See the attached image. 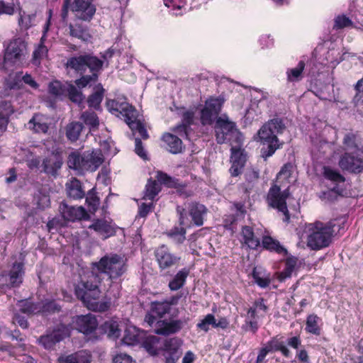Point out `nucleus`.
<instances>
[{
	"instance_id": "obj_1",
	"label": "nucleus",
	"mask_w": 363,
	"mask_h": 363,
	"mask_svg": "<svg viewBox=\"0 0 363 363\" xmlns=\"http://www.w3.org/2000/svg\"><path fill=\"white\" fill-rule=\"evenodd\" d=\"M127 270L126 260L123 256L111 253L102 257L92 264V270L82 276L75 286V294L89 310L104 312L110 307V302L99 301V284L101 274H106L111 280L117 279Z\"/></svg>"
},
{
	"instance_id": "obj_2",
	"label": "nucleus",
	"mask_w": 363,
	"mask_h": 363,
	"mask_svg": "<svg viewBox=\"0 0 363 363\" xmlns=\"http://www.w3.org/2000/svg\"><path fill=\"white\" fill-rule=\"evenodd\" d=\"M337 220L327 223L315 221L306 225V245L312 250L328 247L333 241L335 233Z\"/></svg>"
},
{
	"instance_id": "obj_3",
	"label": "nucleus",
	"mask_w": 363,
	"mask_h": 363,
	"mask_svg": "<svg viewBox=\"0 0 363 363\" xmlns=\"http://www.w3.org/2000/svg\"><path fill=\"white\" fill-rule=\"evenodd\" d=\"M285 129V125L281 118H275L262 126L258 131V136L262 142L267 143V147L261 149V155L266 160L272 156L276 150L281 147L277 135L281 133Z\"/></svg>"
},
{
	"instance_id": "obj_4",
	"label": "nucleus",
	"mask_w": 363,
	"mask_h": 363,
	"mask_svg": "<svg viewBox=\"0 0 363 363\" xmlns=\"http://www.w3.org/2000/svg\"><path fill=\"white\" fill-rule=\"evenodd\" d=\"M214 130L216 142L218 144L230 143L238 145L242 143V135L237 128L236 123L230 120L226 114L220 116L216 121Z\"/></svg>"
},
{
	"instance_id": "obj_5",
	"label": "nucleus",
	"mask_w": 363,
	"mask_h": 363,
	"mask_svg": "<svg viewBox=\"0 0 363 363\" xmlns=\"http://www.w3.org/2000/svg\"><path fill=\"white\" fill-rule=\"evenodd\" d=\"M104 158L100 150L85 151L82 155L72 152L67 160L68 167L78 171L95 172L104 162Z\"/></svg>"
},
{
	"instance_id": "obj_6",
	"label": "nucleus",
	"mask_w": 363,
	"mask_h": 363,
	"mask_svg": "<svg viewBox=\"0 0 363 363\" xmlns=\"http://www.w3.org/2000/svg\"><path fill=\"white\" fill-rule=\"evenodd\" d=\"M103 61L96 56L84 54L69 57L65 66L80 74H84L86 69L90 72H99L103 66Z\"/></svg>"
},
{
	"instance_id": "obj_7",
	"label": "nucleus",
	"mask_w": 363,
	"mask_h": 363,
	"mask_svg": "<svg viewBox=\"0 0 363 363\" xmlns=\"http://www.w3.org/2000/svg\"><path fill=\"white\" fill-rule=\"evenodd\" d=\"M289 196V189L281 191L280 186L274 184L267 194V200L269 206L277 209L284 215V221H289L290 216L286 206V199Z\"/></svg>"
},
{
	"instance_id": "obj_8",
	"label": "nucleus",
	"mask_w": 363,
	"mask_h": 363,
	"mask_svg": "<svg viewBox=\"0 0 363 363\" xmlns=\"http://www.w3.org/2000/svg\"><path fill=\"white\" fill-rule=\"evenodd\" d=\"M25 267L23 262H15L9 271L0 275V285L9 288H17L23 283Z\"/></svg>"
},
{
	"instance_id": "obj_9",
	"label": "nucleus",
	"mask_w": 363,
	"mask_h": 363,
	"mask_svg": "<svg viewBox=\"0 0 363 363\" xmlns=\"http://www.w3.org/2000/svg\"><path fill=\"white\" fill-rule=\"evenodd\" d=\"M224 103V99L219 97H211L205 102L204 107L201 111V123L203 125H211L216 122L219 117Z\"/></svg>"
},
{
	"instance_id": "obj_10",
	"label": "nucleus",
	"mask_w": 363,
	"mask_h": 363,
	"mask_svg": "<svg viewBox=\"0 0 363 363\" xmlns=\"http://www.w3.org/2000/svg\"><path fill=\"white\" fill-rule=\"evenodd\" d=\"M27 53L26 44L21 38H16L11 40L7 45L4 61L11 64L21 62Z\"/></svg>"
},
{
	"instance_id": "obj_11",
	"label": "nucleus",
	"mask_w": 363,
	"mask_h": 363,
	"mask_svg": "<svg viewBox=\"0 0 363 363\" xmlns=\"http://www.w3.org/2000/svg\"><path fill=\"white\" fill-rule=\"evenodd\" d=\"M94 0H74L72 4L69 3V9L74 13L77 18L90 21L96 11V6L93 4Z\"/></svg>"
},
{
	"instance_id": "obj_12",
	"label": "nucleus",
	"mask_w": 363,
	"mask_h": 363,
	"mask_svg": "<svg viewBox=\"0 0 363 363\" xmlns=\"http://www.w3.org/2000/svg\"><path fill=\"white\" fill-rule=\"evenodd\" d=\"M339 167L352 174L363 172V156L357 153H344L340 158Z\"/></svg>"
},
{
	"instance_id": "obj_13",
	"label": "nucleus",
	"mask_w": 363,
	"mask_h": 363,
	"mask_svg": "<svg viewBox=\"0 0 363 363\" xmlns=\"http://www.w3.org/2000/svg\"><path fill=\"white\" fill-rule=\"evenodd\" d=\"M173 301H155L151 303L150 311L145 315V322L152 326L158 318H162L170 311Z\"/></svg>"
},
{
	"instance_id": "obj_14",
	"label": "nucleus",
	"mask_w": 363,
	"mask_h": 363,
	"mask_svg": "<svg viewBox=\"0 0 363 363\" xmlns=\"http://www.w3.org/2000/svg\"><path fill=\"white\" fill-rule=\"evenodd\" d=\"M155 256L161 269H169L180 260V257L172 254L165 245H162L155 250Z\"/></svg>"
},
{
	"instance_id": "obj_15",
	"label": "nucleus",
	"mask_w": 363,
	"mask_h": 363,
	"mask_svg": "<svg viewBox=\"0 0 363 363\" xmlns=\"http://www.w3.org/2000/svg\"><path fill=\"white\" fill-rule=\"evenodd\" d=\"M60 211L65 220L74 222L81 220H88L89 216L82 206H69L62 203L60 206Z\"/></svg>"
},
{
	"instance_id": "obj_16",
	"label": "nucleus",
	"mask_w": 363,
	"mask_h": 363,
	"mask_svg": "<svg viewBox=\"0 0 363 363\" xmlns=\"http://www.w3.org/2000/svg\"><path fill=\"white\" fill-rule=\"evenodd\" d=\"M107 109L113 114H121L125 119L133 118L137 111L135 108L125 101L118 100H108L106 102Z\"/></svg>"
},
{
	"instance_id": "obj_17",
	"label": "nucleus",
	"mask_w": 363,
	"mask_h": 363,
	"mask_svg": "<svg viewBox=\"0 0 363 363\" xmlns=\"http://www.w3.org/2000/svg\"><path fill=\"white\" fill-rule=\"evenodd\" d=\"M73 323L77 330L86 335L93 333L98 327L97 320L91 314L77 315Z\"/></svg>"
},
{
	"instance_id": "obj_18",
	"label": "nucleus",
	"mask_w": 363,
	"mask_h": 363,
	"mask_svg": "<svg viewBox=\"0 0 363 363\" xmlns=\"http://www.w3.org/2000/svg\"><path fill=\"white\" fill-rule=\"evenodd\" d=\"M177 211L179 213V226H174L171 230L166 233V235L168 238H169L172 242L175 244L180 245L182 244L186 240V228L183 227L185 225V213L184 209L179 210Z\"/></svg>"
},
{
	"instance_id": "obj_19",
	"label": "nucleus",
	"mask_w": 363,
	"mask_h": 363,
	"mask_svg": "<svg viewBox=\"0 0 363 363\" xmlns=\"http://www.w3.org/2000/svg\"><path fill=\"white\" fill-rule=\"evenodd\" d=\"M155 332L158 335H169L179 332L183 325L180 320L167 321L166 320H157L155 323Z\"/></svg>"
},
{
	"instance_id": "obj_20",
	"label": "nucleus",
	"mask_w": 363,
	"mask_h": 363,
	"mask_svg": "<svg viewBox=\"0 0 363 363\" xmlns=\"http://www.w3.org/2000/svg\"><path fill=\"white\" fill-rule=\"evenodd\" d=\"M62 157L60 153L52 152L43 161V172L46 174L55 175L62 167Z\"/></svg>"
},
{
	"instance_id": "obj_21",
	"label": "nucleus",
	"mask_w": 363,
	"mask_h": 363,
	"mask_svg": "<svg viewBox=\"0 0 363 363\" xmlns=\"http://www.w3.org/2000/svg\"><path fill=\"white\" fill-rule=\"evenodd\" d=\"M65 337V333L60 329L52 330L50 333H47L42 335L38 340L39 344H40L44 348L47 350L52 349L56 343L62 340Z\"/></svg>"
},
{
	"instance_id": "obj_22",
	"label": "nucleus",
	"mask_w": 363,
	"mask_h": 363,
	"mask_svg": "<svg viewBox=\"0 0 363 363\" xmlns=\"http://www.w3.org/2000/svg\"><path fill=\"white\" fill-rule=\"evenodd\" d=\"M58 363H91V355L86 350H80L70 354L59 357Z\"/></svg>"
},
{
	"instance_id": "obj_23",
	"label": "nucleus",
	"mask_w": 363,
	"mask_h": 363,
	"mask_svg": "<svg viewBox=\"0 0 363 363\" xmlns=\"http://www.w3.org/2000/svg\"><path fill=\"white\" fill-rule=\"evenodd\" d=\"M188 211L194 223L197 226L203 224V218L207 213L206 207L199 203L192 202L189 204Z\"/></svg>"
},
{
	"instance_id": "obj_24",
	"label": "nucleus",
	"mask_w": 363,
	"mask_h": 363,
	"mask_svg": "<svg viewBox=\"0 0 363 363\" xmlns=\"http://www.w3.org/2000/svg\"><path fill=\"white\" fill-rule=\"evenodd\" d=\"M89 229L94 230L99 235L104 236V238L112 236L116 233L114 227L104 219L94 220L89 226Z\"/></svg>"
},
{
	"instance_id": "obj_25",
	"label": "nucleus",
	"mask_w": 363,
	"mask_h": 363,
	"mask_svg": "<svg viewBox=\"0 0 363 363\" xmlns=\"http://www.w3.org/2000/svg\"><path fill=\"white\" fill-rule=\"evenodd\" d=\"M16 306L20 312L28 315H36L41 312L40 301L34 302L30 298L18 301Z\"/></svg>"
},
{
	"instance_id": "obj_26",
	"label": "nucleus",
	"mask_w": 363,
	"mask_h": 363,
	"mask_svg": "<svg viewBox=\"0 0 363 363\" xmlns=\"http://www.w3.org/2000/svg\"><path fill=\"white\" fill-rule=\"evenodd\" d=\"M162 140L166 145V149L172 154H178L182 151V141L178 137L172 133H164Z\"/></svg>"
},
{
	"instance_id": "obj_27",
	"label": "nucleus",
	"mask_w": 363,
	"mask_h": 363,
	"mask_svg": "<svg viewBox=\"0 0 363 363\" xmlns=\"http://www.w3.org/2000/svg\"><path fill=\"white\" fill-rule=\"evenodd\" d=\"M66 191L67 196L73 199H82L85 195L80 181L75 178L66 184Z\"/></svg>"
},
{
	"instance_id": "obj_28",
	"label": "nucleus",
	"mask_w": 363,
	"mask_h": 363,
	"mask_svg": "<svg viewBox=\"0 0 363 363\" xmlns=\"http://www.w3.org/2000/svg\"><path fill=\"white\" fill-rule=\"evenodd\" d=\"M143 347L151 355H157L162 351V339L154 335L148 336L143 342Z\"/></svg>"
},
{
	"instance_id": "obj_29",
	"label": "nucleus",
	"mask_w": 363,
	"mask_h": 363,
	"mask_svg": "<svg viewBox=\"0 0 363 363\" xmlns=\"http://www.w3.org/2000/svg\"><path fill=\"white\" fill-rule=\"evenodd\" d=\"M181 346V340L177 337L168 338L162 340V351L166 354H177L181 353L179 350Z\"/></svg>"
},
{
	"instance_id": "obj_30",
	"label": "nucleus",
	"mask_w": 363,
	"mask_h": 363,
	"mask_svg": "<svg viewBox=\"0 0 363 363\" xmlns=\"http://www.w3.org/2000/svg\"><path fill=\"white\" fill-rule=\"evenodd\" d=\"M242 237L244 242L251 249H257L260 244L259 239L255 237L252 228L250 226L242 227Z\"/></svg>"
},
{
	"instance_id": "obj_31",
	"label": "nucleus",
	"mask_w": 363,
	"mask_h": 363,
	"mask_svg": "<svg viewBox=\"0 0 363 363\" xmlns=\"http://www.w3.org/2000/svg\"><path fill=\"white\" fill-rule=\"evenodd\" d=\"M28 128L33 129L35 133H45L48 130V125L45 118L40 115H35L28 123Z\"/></svg>"
},
{
	"instance_id": "obj_32",
	"label": "nucleus",
	"mask_w": 363,
	"mask_h": 363,
	"mask_svg": "<svg viewBox=\"0 0 363 363\" xmlns=\"http://www.w3.org/2000/svg\"><path fill=\"white\" fill-rule=\"evenodd\" d=\"M80 120L91 130H96L99 125V119L96 113L91 110L85 111L81 113Z\"/></svg>"
},
{
	"instance_id": "obj_33",
	"label": "nucleus",
	"mask_w": 363,
	"mask_h": 363,
	"mask_svg": "<svg viewBox=\"0 0 363 363\" xmlns=\"http://www.w3.org/2000/svg\"><path fill=\"white\" fill-rule=\"evenodd\" d=\"M137 118L138 112L136 111L134 118L125 119V123L133 131H137L143 139L146 140L149 137L147 130Z\"/></svg>"
},
{
	"instance_id": "obj_34",
	"label": "nucleus",
	"mask_w": 363,
	"mask_h": 363,
	"mask_svg": "<svg viewBox=\"0 0 363 363\" xmlns=\"http://www.w3.org/2000/svg\"><path fill=\"white\" fill-rule=\"evenodd\" d=\"M189 274V270L184 268L179 270L174 276V279L169 283V287L172 291H177L181 289Z\"/></svg>"
},
{
	"instance_id": "obj_35",
	"label": "nucleus",
	"mask_w": 363,
	"mask_h": 363,
	"mask_svg": "<svg viewBox=\"0 0 363 363\" xmlns=\"http://www.w3.org/2000/svg\"><path fill=\"white\" fill-rule=\"evenodd\" d=\"M69 34L71 36L86 41L90 35L88 30L79 23L69 24Z\"/></svg>"
},
{
	"instance_id": "obj_36",
	"label": "nucleus",
	"mask_w": 363,
	"mask_h": 363,
	"mask_svg": "<svg viewBox=\"0 0 363 363\" xmlns=\"http://www.w3.org/2000/svg\"><path fill=\"white\" fill-rule=\"evenodd\" d=\"M35 13H27L24 11H19L18 25L22 30H28L35 25Z\"/></svg>"
},
{
	"instance_id": "obj_37",
	"label": "nucleus",
	"mask_w": 363,
	"mask_h": 363,
	"mask_svg": "<svg viewBox=\"0 0 363 363\" xmlns=\"http://www.w3.org/2000/svg\"><path fill=\"white\" fill-rule=\"evenodd\" d=\"M82 129V123L79 122H72L67 126L66 135L69 140L72 142L77 141L79 139Z\"/></svg>"
},
{
	"instance_id": "obj_38",
	"label": "nucleus",
	"mask_w": 363,
	"mask_h": 363,
	"mask_svg": "<svg viewBox=\"0 0 363 363\" xmlns=\"http://www.w3.org/2000/svg\"><path fill=\"white\" fill-rule=\"evenodd\" d=\"M268 350L270 352L273 351H280L282 354L286 357L290 356V351L285 345L284 342L280 341L277 337H273L270 341L267 342L266 345Z\"/></svg>"
},
{
	"instance_id": "obj_39",
	"label": "nucleus",
	"mask_w": 363,
	"mask_h": 363,
	"mask_svg": "<svg viewBox=\"0 0 363 363\" xmlns=\"http://www.w3.org/2000/svg\"><path fill=\"white\" fill-rule=\"evenodd\" d=\"M86 203L89 211L91 213H94L98 210L100 205V199L96 195L94 188L88 191L86 197Z\"/></svg>"
},
{
	"instance_id": "obj_40",
	"label": "nucleus",
	"mask_w": 363,
	"mask_h": 363,
	"mask_svg": "<svg viewBox=\"0 0 363 363\" xmlns=\"http://www.w3.org/2000/svg\"><path fill=\"white\" fill-rule=\"evenodd\" d=\"M161 191L160 185L155 180L149 179L145 186V199L152 200Z\"/></svg>"
},
{
	"instance_id": "obj_41",
	"label": "nucleus",
	"mask_w": 363,
	"mask_h": 363,
	"mask_svg": "<svg viewBox=\"0 0 363 363\" xmlns=\"http://www.w3.org/2000/svg\"><path fill=\"white\" fill-rule=\"evenodd\" d=\"M155 178L160 184H163L167 187L175 188L179 185L178 179L169 176L162 171L158 170L156 172Z\"/></svg>"
},
{
	"instance_id": "obj_42",
	"label": "nucleus",
	"mask_w": 363,
	"mask_h": 363,
	"mask_svg": "<svg viewBox=\"0 0 363 363\" xmlns=\"http://www.w3.org/2000/svg\"><path fill=\"white\" fill-rule=\"evenodd\" d=\"M242 143L239 145L233 144L231 145V162L242 165H245L246 157L244 154V150L241 148Z\"/></svg>"
},
{
	"instance_id": "obj_43",
	"label": "nucleus",
	"mask_w": 363,
	"mask_h": 363,
	"mask_svg": "<svg viewBox=\"0 0 363 363\" xmlns=\"http://www.w3.org/2000/svg\"><path fill=\"white\" fill-rule=\"evenodd\" d=\"M67 84H62L59 81H53L48 85V91L56 97L66 96Z\"/></svg>"
},
{
	"instance_id": "obj_44",
	"label": "nucleus",
	"mask_w": 363,
	"mask_h": 363,
	"mask_svg": "<svg viewBox=\"0 0 363 363\" xmlns=\"http://www.w3.org/2000/svg\"><path fill=\"white\" fill-rule=\"evenodd\" d=\"M305 68V62L300 61L296 67L289 69L286 72L289 82H298L302 79V72Z\"/></svg>"
},
{
	"instance_id": "obj_45",
	"label": "nucleus",
	"mask_w": 363,
	"mask_h": 363,
	"mask_svg": "<svg viewBox=\"0 0 363 363\" xmlns=\"http://www.w3.org/2000/svg\"><path fill=\"white\" fill-rule=\"evenodd\" d=\"M66 96L70 101L76 104H80L84 100V96L80 90L72 84H67Z\"/></svg>"
},
{
	"instance_id": "obj_46",
	"label": "nucleus",
	"mask_w": 363,
	"mask_h": 363,
	"mask_svg": "<svg viewBox=\"0 0 363 363\" xmlns=\"http://www.w3.org/2000/svg\"><path fill=\"white\" fill-rule=\"evenodd\" d=\"M262 245L264 248L275 251L278 253L286 252V250L279 244V242L269 236H264L262 239Z\"/></svg>"
},
{
	"instance_id": "obj_47",
	"label": "nucleus",
	"mask_w": 363,
	"mask_h": 363,
	"mask_svg": "<svg viewBox=\"0 0 363 363\" xmlns=\"http://www.w3.org/2000/svg\"><path fill=\"white\" fill-rule=\"evenodd\" d=\"M319 318L314 314L309 315L307 317L306 323V330L314 335H319L320 329L318 325Z\"/></svg>"
},
{
	"instance_id": "obj_48",
	"label": "nucleus",
	"mask_w": 363,
	"mask_h": 363,
	"mask_svg": "<svg viewBox=\"0 0 363 363\" xmlns=\"http://www.w3.org/2000/svg\"><path fill=\"white\" fill-rule=\"evenodd\" d=\"M104 330L109 337L116 339L120 336L121 330L116 321H106L104 325Z\"/></svg>"
},
{
	"instance_id": "obj_49",
	"label": "nucleus",
	"mask_w": 363,
	"mask_h": 363,
	"mask_svg": "<svg viewBox=\"0 0 363 363\" xmlns=\"http://www.w3.org/2000/svg\"><path fill=\"white\" fill-rule=\"evenodd\" d=\"M104 89L101 88L97 89L94 93L91 94L88 99L87 103L90 108L99 109L100 104L103 99Z\"/></svg>"
},
{
	"instance_id": "obj_50",
	"label": "nucleus",
	"mask_w": 363,
	"mask_h": 363,
	"mask_svg": "<svg viewBox=\"0 0 363 363\" xmlns=\"http://www.w3.org/2000/svg\"><path fill=\"white\" fill-rule=\"evenodd\" d=\"M91 75H84L82 74V77L76 79L74 83L77 86L78 88L82 89L86 87L87 85L91 84V82H95L98 79V72H91Z\"/></svg>"
},
{
	"instance_id": "obj_51",
	"label": "nucleus",
	"mask_w": 363,
	"mask_h": 363,
	"mask_svg": "<svg viewBox=\"0 0 363 363\" xmlns=\"http://www.w3.org/2000/svg\"><path fill=\"white\" fill-rule=\"evenodd\" d=\"M40 307L41 308L40 313L59 312L61 309V306L55 301H40Z\"/></svg>"
},
{
	"instance_id": "obj_52",
	"label": "nucleus",
	"mask_w": 363,
	"mask_h": 363,
	"mask_svg": "<svg viewBox=\"0 0 363 363\" xmlns=\"http://www.w3.org/2000/svg\"><path fill=\"white\" fill-rule=\"evenodd\" d=\"M48 23L46 24V28L45 29L44 34L41 38L40 43L39 44L38 48L33 52V60L35 61L40 60V59L45 57L48 52V49L47 48V47L43 45V40L45 39V33L48 30Z\"/></svg>"
},
{
	"instance_id": "obj_53",
	"label": "nucleus",
	"mask_w": 363,
	"mask_h": 363,
	"mask_svg": "<svg viewBox=\"0 0 363 363\" xmlns=\"http://www.w3.org/2000/svg\"><path fill=\"white\" fill-rule=\"evenodd\" d=\"M123 342L128 345H133L138 342V335L135 328H128L125 330Z\"/></svg>"
},
{
	"instance_id": "obj_54",
	"label": "nucleus",
	"mask_w": 363,
	"mask_h": 363,
	"mask_svg": "<svg viewBox=\"0 0 363 363\" xmlns=\"http://www.w3.org/2000/svg\"><path fill=\"white\" fill-rule=\"evenodd\" d=\"M323 174L325 178L335 182H344L345 177L335 169L328 167H325L323 169Z\"/></svg>"
},
{
	"instance_id": "obj_55",
	"label": "nucleus",
	"mask_w": 363,
	"mask_h": 363,
	"mask_svg": "<svg viewBox=\"0 0 363 363\" xmlns=\"http://www.w3.org/2000/svg\"><path fill=\"white\" fill-rule=\"evenodd\" d=\"M296 262L291 259L287 260L284 269L278 275V279L280 281H284L286 279L291 277L293 271L294 270Z\"/></svg>"
},
{
	"instance_id": "obj_56",
	"label": "nucleus",
	"mask_w": 363,
	"mask_h": 363,
	"mask_svg": "<svg viewBox=\"0 0 363 363\" xmlns=\"http://www.w3.org/2000/svg\"><path fill=\"white\" fill-rule=\"evenodd\" d=\"M252 277L255 282L262 288H266L270 284V279L262 275V272L257 271L256 268L253 269Z\"/></svg>"
},
{
	"instance_id": "obj_57",
	"label": "nucleus",
	"mask_w": 363,
	"mask_h": 363,
	"mask_svg": "<svg viewBox=\"0 0 363 363\" xmlns=\"http://www.w3.org/2000/svg\"><path fill=\"white\" fill-rule=\"evenodd\" d=\"M214 324L215 316L213 314H208L197 324V328L201 330L208 332L209 330V326L212 325L214 328Z\"/></svg>"
},
{
	"instance_id": "obj_58",
	"label": "nucleus",
	"mask_w": 363,
	"mask_h": 363,
	"mask_svg": "<svg viewBox=\"0 0 363 363\" xmlns=\"http://www.w3.org/2000/svg\"><path fill=\"white\" fill-rule=\"evenodd\" d=\"M352 24H353L352 21L346 16H345V15L337 16L335 18V24H334L333 28L336 29V30L342 29V28H344L346 27L351 26H352Z\"/></svg>"
},
{
	"instance_id": "obj_59",
	"label": "nucleus",
	"mask_w": 363,
	"mask_h": 363,
	"mask_svg": "<svg viewBox=\"0 0 363 363\" xmlns=\"http://www.w3.org/2000/svg\"><path fill=\"white\" fill-rule=\"evenodd\" d=\"M15 13V4L13 0L6 2L0 0V15L6 14L11 16Z\"/></svg>"
},
{
	"instance_id": "obj_60",
	"label": "nucleus",
	"mask_w": 363,
	"mask_h": 363,
	"mask_svg": "<svg viewBox=\"0 0 363 363\" xmlns=\"http://www.w3.org/2000/svg\"><path fill=\"white\" fill-rule=\"evenodd\" d=\"M35 200L39 208L44 209L50 206V197L46 194H43L40 191L35 196Z\"/></svg>"
},
{
	"instance_id": "obj_61",
	"label": "nucleus",
	"mask_w": 363,
	"mask_h": 363,
	"mask_svg": "<svg viewBox=\"0 0 363 363\" xmlns=\"http://www.w3.org/2000/svg\"><path fill=\"white\" fill-rule=\"evenodd\" d=\"M21 74L22 72H18L16 74V77L18 79L22 78V80L25 84H28L34 89H37L38 88V84L35 81V79L31 77V75H30L29 74H26L25 75L21 77Z\"/></svg>"
},
{
	"instance_id": "obj_62",
	"label": "nucleus",
	"mask_w": 363,
	"mask_h": 363,
	"mask_svg": "<svg viewBox=\"0 0 363 363\" xmlns=\"http://www.w3.org/2000/svg\"><path fill=\"white\" fill-rule=\"evenodd\" d=\"M112 363H137L131 356L125 354L119 353L117 354L112 360Z\"/></svg>"
},
{
	"instance_id": "obj_63",
	"label": "nucleus",
	"mask_w": 363,
	"mask_h": 363,
	"mask_svg": "<svg viewBox=\"0 0 363 363\" xmlns=\"http://www.w3.org/2000/svg\"><path fill=\"white\" fill-rule=\"evenodd\" d=\"M292 165L290 163L285 164L277 174V179H288L291 174Z\"/></svg>"
},
{
	"instance_id": "obj_64",
	"label": "nucleus",
	"mask_w": 363,
	"mask_h": 363,
	"mask_svg": "<svg viewBox=\"0 0 363 363\" xmlns=\"http://www.w3.org/2000/svg\"><path fill=\"white\" fill-rule=\"evenodd\" d=\"M356 137L353 133H347L343 138V144L347 149H353L357 147L356 144Z\"/></svg>"
}]
</instances>
